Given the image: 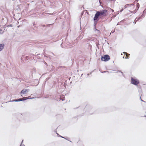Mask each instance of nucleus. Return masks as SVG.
<instances>
[{
  "instance_id": "1",
  "label": "nucleus",
  "mask_w": 146,
  "mask_h": 146,
  "mask_svg": "<svg viewBox=\"0 0 146 146\" xmlns=\"http://www.w3.org/2000/svg\"><path fill=\"white\" fill-rule=\"evenodd\" d=\"M131 83L134 85L137 86L139 84V80L136 79V78L131 77Z\"/></svg>"
},
{
  "instance_id": "2",
  "label": "nucleus",
  "mask_w": 146,
  "mask_h": 146,
  "mask_svg": "<svg viewBox=\"0 0 146 146\" xmlns=\"http://www.w3.org/2000/svg\"><path fill=\"white\" fill-rule=\"evenodd\" d=\"M85 108L87 110V111L88 112L90 115L94 113V109L92 106H86Z\"/></svg>"
},
{
  "instance_id": "3",
  "label": "nucleus",
  "mask_w": 146,
  "mask_h": 146,
  "mask_svg": "<svg viewBox=\"0 0 146 146\" xmlns=\"http://www.w3.org/2000/svg\"><path fill=\"white\" fill-rule=\"evenodd\" d=\"M100 16L99 15L98 13L96 12L94 18V23L95 24V26L99 20L100 19Z\"/></svg>"
},
{
  "instance_id": "4",
  "label": "nucleus",
  "mask_w": 146,
  "mask_h": 146,
  "mask_svg": "<svg viewBox=\"0 0 146 146\" xmlns=\"http://www.w3.org/2000/svg\"><path fill=\"white\" fill-rule=\"evenodd\" d=\"M108 11L106 10H102L100 11H97L100 16H106V13Z\"/></svg>"
},
{
  "instance_id": "5",
  "label": "nucleus",
  "mask_w": 146,
  "mask_h": 146,
  "mask_svg": "<svg viewBox=\"0 0 146 146\" xmlns=\"http://www.w3.org/2000/svg\"><path fill=\"white\" fill-rule=\"evenodd\" d=\"M108 11L106 10H102L100 11H97L100 16H106V13Z\"/></svg>"
},
{
  "instance_id": "6",
  "label": "nucleus",
  "mask_w": 146,
  "mask_h": 146,
  "mask_svg": "<svg viewBox=\"0 0 146 146\" xmlns=\"http://www.w3.org/2000/svg\"><path fill=\"white\" fill-rule=\"evenodd\" d=\"M110 59V56L107 54H106L102 56L101 60L102 61H107Z\"/></svg>"
},
{
  "instance_id": "7",
  "label": "nucleus",
  "mask_w": 146,
  "mask_h": 146,
  "mask_svg": "<svg viewBox=\"0 0 146 146\" xmlns=\"http://www.w3.org/2000/svg\"><path fill=\"white\" fill-rule=\"evenodd\" d=\"M29 91L28 89H23L22 90L21 92V94H26Z\"/></svg>"
},
{
  "instance_id": "8",
  "label": "nucleus",
  "mask_w": 146,
  "mask_h": 146,
  "mask_svg": "<svg viewBox=\"0 0 146 146\" xmlns=\"http://www.w3.org/2000/svg\"><path fill=\"white\" fill-rule=\"evenodd\" d=\"M134 4H127L125 5L124 6V8H126L128 7H131Z\"/></svg>"
},
{
  "instance_id": "9",
  "label": "nucleus",
  "mask_w": 146,
  "mask_h": 146,
  "mask_svg": "<svg viewBox=\"0 0 146 146\" xmlns=\"http://www.w3.org/2000/svg\"><path fill=\"white\" fill-rule=\"evenodd\" d=\"M4 44H0V51H1L4 48Z\"/></svg>"
},
{
  "instance_id": "10",
  "label": "nucleus",
  "mask_w": 146,
  "mask_h": 146,
  "mask_svg": "<svg viewBox=\"0 0 146 146\" xmlns=\"http://www.w3.org/2000/svg\"><path fill=\"white\" fill-rule=\"evenodd\" d=\"M21 100H22L21 99L19 98V99H15L14 100H13L11 101V102H18L21 101ZM11 102V101H9V102Z\"/></svg>"
},
{
  "instance_id": "11",
  "label": "nucleus",
  "mask_w": 146,
  "mask_h": 146,
  "mask_svg": "<svg viewBox=\"0 0 146 146\" xmlns=\"http://www.w3.org/2000/svg\"><path fill=\"white\" fill-rule=\"evenodd\" d=\"M145 17V15L143 14H142L141 16L137 18V20H139L140 19L144 18Z\"/></svg>"
},
{
  "instance_id": "12",
  "label": "nucleus",
  "mask_w": 146,
  "mask_h": 146,
  "mask_svg": "<svg viewBox=\"0 0 146 146\" xmlns=\"http://www.w3.org/2000/svg\"><path fill=\"white\" fill-rule=\"evenodd\" d=\"M64 96L63 95H62L60 97V100H62V101H63L64 100Z\"/></svg>"
},
{
  "instance_id": "13",
  "label": "nucleus",
  "mask_w": 146,
  "mask_h": 146,
  "mask_svg": "<svg viewBox=\"0 0 146 146\" xmlns=\"http://www.w3.org/2000/svg\"><path fill=\"white\" fill-rule=\"evenodd\" d=\"M21 99V101H24L28 99V98H27V97H23V98Z\"/></svg>"
},
{
  "instance_id": "14",
  "label": "nucleus",
  "mask_w": 146,
  "mask_h": 146,
  "mask_svg": "<svg viewBox=\"0 0 146 146\" xmlns=\"http://www.w3.org/2000/svg\"><path fill=\"white\" fill-rule=\"evenodd\" d=\"M139 20H137V18H136L135 20H134L133 23H134V24H135L136 22Z\"/></svg>"
},
{
  "instance_id": "15",
  "label": "nucleus",
  "mask_w": 146,
  "mask_h": 146,
  "mask_svg": "<svg viewBox=\"0 0 146 146\" xmlns=\"http://www.w3.org/2000/svg\"><path fill=\"white\" fill-rule=\"evenodd\" d=\"M125 53L126 54V56L127 57V58H128L129 57V54L125 52Z\"/></svg>"
},
{
  "instance_id": "16",
  "label": "nucleus",
  "mask_w": 146,
  "mask_h": 146,
  "mask_svg": "<svg viewBox=\"0 0 146 146\" xmlns=\"http://www.w3.org/2000/svg\"><path fill=\"white\" fill-rule=\"evenodd\" d=\"M137 7V10L138 9L139 7V3H137L136 5Z\"/></svg>"
},
{
  "instance_id": "17",
  "label": "nucleus",
  "mask_w": 146,
  "mask_h": 146,
  "mask_svg": "<svg viewBox=\"0 0 146 146\" xmlns=\"http://www.w3.org/2000/svg\"><path fill=\"white\" fill-rule=\"evenodd\" d=\"M137 10H134V11H129V12H131V13H136L137 12Z\"/></svg>"
},
{
  "instance_id": "18",
  "label": "nucleus",
  "mask_w": 146,
  "mask_h": 146,
  "mask_svg": "<svg viewBox=\"0 0 146 146\" xmlns=\"http://www.w3.org/2000/svg\"><path fill=\"white\" fill-rule=\"evenodd\" d=\"M117 72H120L121 73V74H122V76H124V74H123V73L120 70H117Z\"/></svg>"
},
{
  "instance_id": "19",
  "label": "nucleus",
  "mask_w": 146,
  "mask_h": 146,
  "mask_svg": "<svg viewBox=\"0 0 146 146\" xmlns=\"http://www.w3.org/2000/svg\"><path fill=\"white\" fill-rule=\"evenodd\" d=\"M3 32V30L2 29H0V34H2Z\"/></svg>"
},
{
  "instance_id": "20",
  "label": "nucleus",
  "mask_w": 146,
  "mask_h": 146,
  "mask_svg": "<svg viewBox=\"0 0 146 146\" xmlns=\"http://www.w3.org/2000/svg\"><path fill=\"white\" fill-rule=\"evenodd\" d=\"M34 98V97L30 98V96H29L28 97H27V98H28V99H33V98Z\"/></svg>"
},
{
  "instance_id": "21",
  "label": "nucleus",
  "mask_w": 146,
  "mask_h": 146,
  "mask_svg": "<svg viewBox=\"0 0 146 146\" xmlns=\"http://www.w3.org/2000/svg\"><path fill=\"white\" fill-rule=\"evenodd\" d=\"M108 9H110V10L111 11H112V12H114V10H113V9H111V8H108Z\"/></svg>"
},
{
  "instance_id": "22",
  "label": "nucleus",
  "mask_w": 146,
  "mask_h": 146,
  "mask_svg": "<svg viewBox=\"0 0 146 146\" xmlns=\"http://www.w3.org/2000/svg\"><path fill=\"white\" fill-rule=\"evenodd\" d=\"M140 99H141V100L142 101V102H144L145 103H146V102L144 101H143V100H142V99H141V97H140Z\"/></svg>"
},
{
  "instance_id": "23",
  "label": "nucleus",
  "mask_w": 146,
  "mask_h": 146,
  "mask_svg": "<svg viewBox=\"0 0 146 146\" xmlns=\"http://www.w3.org/2000/svg\"><path fill=\"white\" fill-rule=\"evenodd\" d=\"M47 14V15H53V14H55L54 13H47L46 14Z\"/></svg>"
},
{
  "instance_id": "24",
  "label": "nucleus",
  "mask_w": 146,
  "mask_h": 146,
  "mask_svg": "<svg viewBox=\"0 0 146 146\" xmlns=\"http://www.w3.org/2000/svg\"><path fill=\"white\" fill-rule=\"evenodd\" d=\"M143 13H146V9H145V10L143 11Z\"/></svg>"
},
{
  "instance_id": "25",
  "label": "nucleus",
  "mask_w": 146,
  "mask_h": 146,
  "mask_svg": "<svg viewBox=\"0 0 146 146\" xmlns=\"http://www.w3.org/2000/svg\"><path fill=\"white\" fill-rule=\"evenodd\" d=\"M52 24H48V25H46V26H48V27H49L51 25H52Z\"/></svg>"
},
{
  "instance_id": "26",
  "label": "nucleus",
  "mask_w": 146,
  "mask_h": 146,
  "mask_svg": "<svg viewBox=\"0 0 146 146\" xmlns=\"http://www.w3.org/2000/svg\"><path fill=\"white\" fill-rule=\"evenodd\" d=\"M57 133V135H59V136H60V137H62V138H63V137H62V136H61L60 135H59V134H58V133Z\"/></svg>"
},
{
  "instance_id": "27",
  "label": "nucleus",
  "mask_w": 146,
  "mask_h": 146,
  "mask_svg": "<svg viewBox=\"0 0 146 146\" xmlns=\"http://www.w3.org/2000/svg\"><path fill=\"white\" fill-rule=\"evenodd\" d=\"M124 9L122 8V9L120 10V12H121Z\"/></svg>"
},
{
  "instance_id": "28",
  "label": "nucleus",
  "mask_w": 146,
  "mask_h": 146,
  "mask_svg": "<svg viewBox=\"0 0 146 146\" xmlns=\"http://www.w3.org/2000/svg\"><path fill=\"white\" fill-rule=\"evenodd\" d=\"M115 32V31H112L111 33L110 34V35L111 33H113Z\"/></svg>"
},
{
  "instance_id": "29",
  "label": "nucleus",
  "mask_w": 146,
  "mask_h": 146,
  "mask_svg": "<svg viewBox=\"0 0 146 146\" xmlns=\"http://www.w3.org/2000/svg\"><path fill=\"white\" fill-rule=\"evenodd\" d=\"M20 146H25L24 144H21Z\"/></svg>"
},
{
  "instance_id": "30",
  "label": "nucleus",
  "mask_w": 146,
  "mask_h": 146,
  "mask_svg": "<svg viewBox=\"0 0 146 146\" xmlns=\"http://www.w3.org/2000/svg\"><path fill=\"white\" fill-rule=\"evenodd\" d=\"M23 140L22 141V142H21V144H22V143H23Z\"/></svg>"
},
{
  "instance_id": "31",
  "label": "nucleus",
  "mask_w": 146,
  "mask_h": 146,
  "mask_svg": "<svg viewBox=\"0 0 146 146\" xmlns=\"http://www.w3.org/2000/svg\"><path fill=\"white\" fill-rule=\"evenodd\" d=\"M96 31H99H99H100L99 30H98V29H96Z\"/></svg>"
},
{
  "instance_id": "32",
  "label": "nucleus",
  "mask_w": 146,
  "mask_h": 146,
  "mask_svg": "<svg viewBox=\"0 0 146 146\" xmlns=\"http://www.w3.org/2000/svg\"><path fill=\"white\" fill-rule=\"evenodd\" d=\"M107 72V71H104V72Z\"/></svg>"
},
{
  "instance_id": "33",
  "label": "nucleus",
  "mask_w": 146,
  "mask_h": 146,
  "mask_svg": "<svg viewBox=\"0 0 146 146\" xmlns=\"http://www.w3.org/2000/svg\"><path fill=\"white\" fill-rule=\"evenodd\" d=\"M46 26L45 25H43V27H45Z\"/></svg>"
},
{
  "instance_id": "34",
  "label": "nucleus",
  "mask_w": 146,
  "mask_h": 146,
  "mask_svg": "<svg viewBox=\"0 0 146 146\" xmlns=\"http://www.w3.org/2000/svg\"><path fill=\"white\" fill-rule=\"evenodd\" d=\"M63 138H64V139H66V138H65V137H63Z\"/></svg>"
},
{
  "instance_id": "35",
  "label": "nucleus",
  "mask_w": 146,
  "mask_h": 146,
  "mask_svg": "<svg viewBox=\"0 0 146 146\" xmlns=\"http://www.w3.org/2000/svg\"><path fill=\"white\" fill-rule=\"evenodd\" d=\"M66 139L68 141V140L66 138Z\"/></svg>"
},
{
  "instance_id": "36",
  "label": "nucleus",
  "mask_w": 146,
  "mask_h": 146,
  "mask_svg": "<svg viewBox=\"0 0 146 146\" xmlns=\"http://www.w3.org/2000/svg\"><path fill=\"white\" fill-rule=\"evenodd\" d=\"M54 99H55V100H56V98H54Z\"/></svg>"
},
{
  "instance_id": "37",
  "label": "nucleus",
  "mask_w": 146,
  "mask_h": 146,
  "mask_svg": "<svg viewBox=\"0 0 146 146\" xmlns=\"http://www.w3.org/2000/svg\"><path fill=\"white\" fill-rule=\"evenodd\" d=\"M144 116V117H146V115H145Z\"/></svg>"
},
{
  "instance_id": "38",
  "label": "nucleus",
  "mask_w": 146,
  "mask_h": 146,
  "mask_svg": "<svg viewBox=\"0 0 146 146\" xmlns=\"http://www.w3.org/2000/svg\"><path fill=\"white\" fill-rule=\"evenodd\" d=\"M34 2V1H32L31 2Z\"/></svg>"
},
{
  "instance_id": "39",
  "label": "nucleus",
  "mask_w": 146,
  "mask_h": 146,
  "mask_svg": "<svg viewBox=\"0 0 146 146\" xmlns=\"http://www.w3.org/2000/svg\"><path fill=\"white\" fill-rule=\"evenodd\" d=\"M89 74H87V75H88H88H89Z\"/></svg>"
},
{
  "instance_id": "40",
  "label": "nucleus",
  "mask_w": 146,
  "mask_h": 146,
  "mask_svg": "<svg viewBox=\"0 0 146 146\" xmlns=\"http://www.w3.org/2000/svg\"><path fill=\"white\" fill-rule=\"evenodd\" d=\"M45 64H47L45 62Z\"/></svg>"
}]
</instances>
